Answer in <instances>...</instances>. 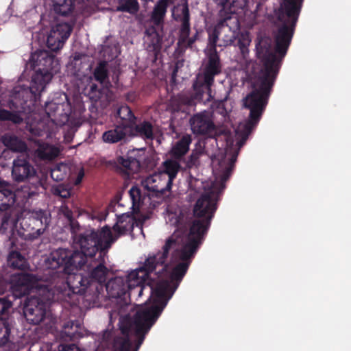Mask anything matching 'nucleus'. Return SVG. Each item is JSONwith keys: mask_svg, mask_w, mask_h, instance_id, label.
I'll list each match as a JSON object with an SVG mask.
<instances>
[{"mask_svg": "<svg viewBox=\"0 0 351 351\" xmlns=\"http://www.w3.org/2000/svg\"><path fill=\"white\" fill-rule=\"evenodd\" d=\"M29 60L35 71L30 86H18L12 89L7 103L10 110L0 109V121L14 124L23 123L39 99L46 85L60 70L59 61L55 55L45 49L32 53Z\"/></svg>", "mask_w": 351, "mask_h": 351, "instance_id": "obj_1", "label": "nucleus"}, {"mask_svg": "<svg viewBox=\"0 0 351 351\" xmlns=\"http://www.w3.org/2000/svg\"><path fill=\"white\" fill-rule=\"evenodd\" d=\"M146 289L150 294V304L138 309L133 317H125L120 327L121 334L132 331L138 337V346L143 344L145 336L174 293V290H171L168 294L169 285L167 281H158L154 285L150 280L138 276V272L131 271L128 274L127 293L129 297L138 300Z\"/></svg>", "mask_w": 351, "mask_h": 351, "instance_id": "obj_2", "label": "nucleus"}, {"mask_svg": "<svg viewBox=\"0 0 351 351\" xmlns=\"http://www.w3.org/2000/svg\"><path fill=\"white\" fill-rule=\"evenodd\" d=\"M304 0H283L279 10L278 21L282 23L274 34V52L269 36L257 38L256 52L263 63L258 75L274 77L278 73L282 59L291 44Z\"/></svg>", "mask_w": 351, "mask_h": 351, "instance_id": "obj_3", "label": "nucleus"}, {"mask_svg": "<svg viewBox=\"0 0 351 351\" xmlns=\"http://www.w3.org/2000/svg\"><path fill=\"white\" fill-rule=\"evenodd\" d=\"M238 154L233 153L228 157L226 154H221L218 158L213 159L215 164L217 161L218 167H215V171H217L219 179V187L215 190L212 189L210 191L203 193L197 200L193 210V215L186 211H181L176 220V226L178 230L186 231L189 228V232L186 237L185 241L191 232V229L193 224L198 221L202 228H206L202 232V243L204 240V237L210 226L211 220L214 217L217 210V202L218 196L226 188L225 183L230 178L234 164L237 161Z\"/></svg>", "mask_w": 351, "mask_h": 351, "instance_id": "obj_4", "label": "nucleus"}, {"mask_svg": "<svg viewBox=\"0 0 351 351\" xmlns=\"http://www.w3.org/2000/svg\"><path fill=\"white\" fill-rule=\"evenodd\" d=\"M10 289L12 295L16 298H21L26 296L33 289L43 290L47 291V294L44 298L38 297H27L25 300L23 311L27 321L32 324H39L45 318L46 314L47 302L53 300L49 295V291L45 288L37 276L32 274L19 273L12 276Z\"/></svg>", "mask_w": 351, "mask_h": 351, "instance_id": "obj_5", "label": "nucleus"}, {"mask_svg": "<svg viewBox=\"0 0 351 351\" xmlns=\"http://www.w3.org/2000/svg\"><path fill=\"white\" fill-rule=\"evenodd\" d=\"M276 78L258 75L255 85L258 87L252 90L243 99L244 107L250 110L248 119L240 124L237 133L241 136L239 144L242 146L247 141L249 135L256 127L265 110L271 88Z\"/></svg>", "mask_w": 351, "mask_h": 351, "instance_id": "obj_6", "label": "nucleus"}, {"mask_svg": "<svg viewBox=\"0 0 351 351\" xmlns=\"http://www.w3.org/2000/svg\"><path fill=\"white\" fill-rule=\"evenodd\" d=\"M198 221L193 224L191 229V232L187 238V241L181 245L179 239L175 237V248L171 250V260L176 265L171 272V280L175 282L171 287L169 284L168 294L171 290L174 291L178 288L179 284L182 280L186 274L189 267L197 253L198 249L202 245V232L206 228H202Z\"/></svg>", "mask_w": 351, "mask_h": 351, "instance_id": "obj_7", "label": "nucleus"}, {"mask_svg": "<svg viewBox=\"0 0 351 351\" xmlns=\"http://www.w3.org/2000/svg\"><path fill=\"white\" fill-rule=\"evenodd\" d=\"M104 226L100 229H95L88 226L87 229H82L73 240V244L78 247V252L82 254V261L88 263L89 258L97 256L99 252L107 254L111 248L106 244L108 237L104 233Z\"/></svg>", "mask_w": 351, "mask_h": 351, "instance_id": "obj_8", "label": "nucleus"}, {"mask_svg": "<svg viewBox=\"0 0 351 351\" xmlns=\"http://www.w3.org/2000/svg\"><path fill=\"white\" fill-rule=\"evenodd\" d=\"M172 248H175L174 236H171L166 240L162 247V251L149 254L143 265L132 271L138 272V276L145 278L146 280H150L154 285L158 281H163L162 280H156L160 278L163 274L167 272L166 261Z\"/></svg>", "mask_w": 351, "mask_h": 351, "instance_id": "obj_9", "label": "nucleus"}, {"mask_svg": "<svg viewBox=\"0 0 351 351\" xmlns=\"http://www.w3.org/2000/svg\"><path fill=\"white\" fill-rule=\"evenodd\" d=\"M68 274L66 281H62L60 285H56L51 288L48 285L45 288L49 291L50 296L54 300L64 302L71 306H76V302L73 298L75 295H83L88 287L90 285V280L82 274L70 272Z\"/></svg>", "mask_w": 351, "mask_h": 351, "instance_id": "obj_10", "label": "nucleus"}, {"mask_svg": "<svg viewBox=\"0 0 351 351\" xmlns=\"http://www.w3.org/2000/svg\"><path fill=\"white\" fill-rule=\"evenodd\" d=\"M206 57L202 72L196 75L193 83V89L197 91L198 98L202 94H207L208 99L211 97L215 77L222 72V64L218 52H208Z\"/></svg>", "mask_w": 351, "mask_h": 351, "instance_id": "obj_11", "label": "nucleus"}, {"mask_svg": "<svg viewBox=\"0 0 351 351\" xmlns=\"http://www.w3.org/2000/svg\"><path fill=\"white\" fill-rule=\"evenodd\" d=\"M45 264L49 269L61 268L65 274L82 269L85 265L82 261V254L78 252L77 249L62 247L51 251L45 259Z\"/></svg>", "mask_w": 351, "mask_h": 351, "instance_id": "obj_12", "label": "nucleus"}, {"mask_svg": "<svg viewBox=\"0 0 351 351\" xmlns=\"http://www.w3.org/2000/svg\"><path fill=\"white\" fill-rule=\"evenodd\" d=\"M223 27L222 37L223 44L221 46H228L234 45L239 47L241 59L247 62L250 59L249 46L251 43V38L248 32L239 33L237 30L239 27V23H234L232 20H227Z\"/></svg>", "mask_w": 351, "mask_h": 351, "instance_id": "obj_13", "label": "nucleus"}, {"mask_svg": "<svg viewBox=\"0 0 351 351\" xmlns=\"http://www.w3.org/2000/svg\"><path fill=\"white\" fill-rule=\"evenodd\" d=\"M192 133L196 136L215 138L218 135L217 126L211 112L204 110L194 114L189 119Z\"/></svg>", "mask_w": 351, "mask_h": 351, "instance_id": "obj_14", "label": "nucleus"}, {"mask_svg": "<svg viewBox=\"0 0 351 351\" xmlns=\"http://www.w3.org/2000/svg\"><path fill=\"white\" fill-rule=\"evenodd\" d=\"M134 219L132 215L124 213L117 217V222L111 228L108 225L104 226V233H106L109 246L114 243L119 237L125 235L134 229Z\"/></svg>", "mask_w": 351, "mask_h": 351, "instance_id": "obj_15", "label": "nucleus"}, {"mask_svg": "<svg viewBox=\"0 0 351 351\" xmlns=\"http://www.w3.org/2000/svg\"><path fill=\"white\" fill-rule=\"evenodd\" d=\"M72 29V26L67 23H60L53 26L46 40L48 49L56 51L62 48Z\"/></svg>", "mask_w": 351, "mask_h": 351, "instance_id": "obj_16", "label": "nucleus"}, {"mask_svg": "<svg viewBox=\"0 0 351 351\" xmlns=\"http://www.w3.org/2000/svg\"><path fill=\"white\" fill-rule=\"evenodd\" d=\"M193 91V94L182 93L172 96L168 104L169 110L172 112L189 113L191 108L195 106L197 102L203 101L204 95L202 94L198 98L196 96L197 91Z\"/></svg>", "mask_w": 351, "mask_h": 351, "instance_id": "obj_17", "label": "nucleus"}, {"mask_svg": "<svg viewBox=\"0 0 351 351\" xmlns=\"http://www.w3.org/2000/svg\"><path fill=\"white\" fill-rule=\"evenodd\" d=\"M106 254L99 252V254L89 258L88 263L82 269H86L88 271L87 278L90 280V284L93 282L102 284L106 282L108 269L106 267L105 256Z\"/></svg>", "mask_w": 351, "mask_h": 351, "instance_id": "obj_18", "label": "nucleus"}, {"mask_svg": "<svg viewBox=\"0 0 351 351\" xmlns=\"http://www.w3.org/2000/svg\"><path fill=\"white\" fill-rule=\"evenodd\" d=\"M172 184L169 183L165 174L159 173L147 177L143 182V186L148 192L152 193V196L160 197L170 191Z\"/></svg>", "mask_w": 351, "mask_h": 351, "instance_id": "obj_19", "label": "nucleus"}, {"mask_svg": "<svg viewBox=\"0 0 351 351\" xmlns=\"http://www.w3.org/2000/svg\"><path fill=\"white\" fill-rule=\"evenodd\" d=\"M158 28L154 25L148 26L145 32L146 49L149 56L152 58V62H156L160 55L162 37L159 33Z\"/></svg>", "mask_w": 351, "mask_h": 351, "instance_id": "obj_20", "label": "nucleus"}, {"mask_svg": "<svg viewBox=\"0 0 351 351\" xmlns=\"http://www.w3.org/2000/svg\"><path fill=\"white\" fill-rule=\"evenodd\" d=\"M219 8L218 16L230 18L234 23L239 21L235 14L239 10H243L247 5V0H213Z\"/></svg>", "mask_w": 351, "mask_h": 351, "instance_id": "obj_21", "label": "nucleus"}, {"mask_svg": "<svg viewBox=\"0 0 351 351\" xmlns=\"http://www.w3.org/2000/svg\"><path fill=\"white\" fill-rule=\"evenodd\" d=\"M35 174L36 170L27 157L21 156L13 160L12 176L14 181L23 182Z\"/></svg>", "mask_w": 351, "mask_h": 351, "instance_id": "obj_22", "label": "nucleus"}, {"mask_svg": "<svg viewBox=\"0 0 351 351\" xmlns=\"http://www.w3.org/2000/svg\"><path fill=\"white\" fill-rule=\"evenodd\" d=\"M30 221H32L36 226L40 225L36 232L29 234L28 239L30 240H34L42 235L46 229L49 227L51 222V213L49 210L39 209L34 210L32 213L29 218Z\"/></svg>", "mask_w": 351, "mask_h": 351, "instance_id": "obj_23", "label": "nucleus"}, {"mask_svg": "<svg viewBox=\"0 0 351 351\" xmlns=\"http://www.w3.org/2000/svg\"><path fill=\"white\" fill-rule=\"evenodd\" d=\"M122 335L115 338L113 351H138L141 346H138V337L132 331Z\"/></svg>", "mask_w": 351, "mask_h": 351, "instance_id": "obj_24", "label": "nucleus"}, {"mask_svg": "<svg viewBox=\"0 0 351 351\" xmlns=\"http://www.w3.org/2000/svg\"><path fill=\"white\" fill-rule=\"evenodd\" d=\"M82 321L80 319L69 320L65 322L60 332V337L63 341H75L83 336L80 331Z\"/></svg>", "mask_w": 351, "mask_h": 351, "instance_id": "obj_25", "label": "nucleus"}, {"mask_svg": "<svg viewBox=\"0 0 351 351\" xmlns=\"http://www.w3.org/2000/svg\"><path fill=\"white\" fill-rule=\"evenodd\" d=\"M15 201L16 195L12 186L5 181H0V211L10 209Z\"/></svg>", "mask_w": 351, "mask_h": 351, "instance_id": "obj_26", "label": "nucleus"}, {"mask_svg": "<svg viewBox=\"0 0 351 351\" xmlns=\"http://www.w3.org/2000/svg\"><path fill=\"white\" fill-rule=\"evenodd\" d=\"M171 3V0H159L156 3L151 14L152 25L162 28L167 8Z\"/></svg>", "mask_w": 351, "mask_h": 351, "instance_id": "obj_27", "label": "nucleus"}, {"mask_svg": "<svg viewBox=\"0 0 351 351\" xmlns=\"http://www.w3.org/2000/svg\"><path fill=\"white\" fill-rule=\"evenodd\" d=\"M230 18H222L217 16V21L216 25L213 29H208L209 46L208 52H217V43L220 36L223 34V27H225L224 24Z\"/></svg>", "mask_w": 351, "mask_h": 351, "instance_id": "obj_28", "label": "nucleus"}, {"mask_svg": "<svg viewBox=\"0 0 351 351\" xmlns=\"http://www.w3.org/2000/svg\"><path fill=\"white\" fill-rule=\"evenodd\" d=\"M128 276L125 279L116 277L106 284V289L112 298H119L127 293Z\"/></svg>", "mask_w": 351, "mask_h": 351, "instance_id": "obj_29", "label": "nucleus"}, {"mask_svg": "<svg viewBox=\"0 0 351 351\" xmlns=\"http://www.w3.org/2000/svg\"><path fill=\"white\" fill-rule=\"evenodd\" d=\"M128 276L125 279L116 277L106 284V289L112 298H119L127 293Z\"/></svg>", "mask_w": 351, "mask_h": 351, "instance_id": "obj_30", "label": "nucleus"}, {"mask_svg": "<svg viewBox=\"0 0 351 351\" xmlns=\"http://www.w3.org/2000/svg\"><path fill=\"white\" fill-rule=\"evenodd\" d=\"M191 143V135L186 134L182 136L170 151L172 157L176 160L181 159L189 152Z\"/></svg>", "mask_w": 351, "mask_h": 351, "instance_id": "obj_31", "label": "nucleus"}, {"mask_svg": "<svg viewBox=\"0 0 351 351\" xmlns=\"http://www.w3.org/2000/svg\"><path fill=\"white\" fill-rule=\"evenodd\" d=\"M206 154L205 149V141H199L192 150L191 154L186 160V167L189 169H197L200 165V158Z\"/></svg>", "mask_w": 351, "mask_h": 351, "instance_id": "obj_32", "label": "nucleus"}, {"mask_svg": "<svg viewBox=\"0 0 351 351\" xmlns=\"http://www.w3.org/2000/svg\"><path fill=\"white\" fill-rule=\"evenodd\" d=\"M127 133L124 128L117 126L114 129L107 130L102 134V140L106 143L114 144L125 141Z\"/></svg>", "mask_w": 351, "mask_h": 351, "instance_id": "obj_33", "label": "nucleus"}, {"mask_svg": "<svg viewBox=\"0 0 351 351\" xmlns=\"http://www.w3.org/2000/svg\"><path fill=\"white\" fill-rule=\"evenodd\" d=\"M134 134L147 141H152L154 138L153 125L147 121H143L133 126Z\"/></svg>", "mask_w": 351, "mask_h": 351, "instance_id": "obj_34", "label": "nucleus"}, {"mask_svg": "<svg viewBox=\"0 0 351 351\" xmlns=\"http://www.w3.org/2000/svg\"><path fill=\"white\" fill-rule=\"evenodd\" d=\"M180 21L181 22V27L179 32L180 40H185L190 34V14L189 10L187 5L184 6L182 9Z\"/></svg>", "mask_w": 351, "mask_h": 351, "instance_id": "obj_35", "label": "nucleus"}, {"mask_svg": "<svg viewBox=\"0 0 351 351\" xmlns=\"http://www.w3.org/2000/svg\"><path fill=\"white\" fill-rule=\"evenodd\" d=\"M3 144L8 149L18 152H23L27 149L25 142L14 135L5 134L2 136Z\"/></svg>", "mask_w": 351, "mask_h": 351, "instance_id": "obj_36", "label": "nucleus"}, {"mask_svg": "<svg viewBox=\"0 0 351 351\" xmlns=\"http://www.w3.org/2000/svg\"><path fill=\"white\" fill-rule=\"evenodd\" d=\"M117 163L120 165L126 173L133 174L137 173L141 168V162L132 156H119L117 158Z\"/></svg>", "mask_w": 351, "mask_h": 351, "instance_id": "obj_37", "label": "nucleus"}, {"mask_svg": "<svg viewBox=\"0 0 351 351\" xmlns=\"http://www.w3.org/2000/svg\"><path fill=\"white\" fill-rule=\"evenodd\" d=\"M79 0H54V11L57 14L68 16L73 11Z\"/></svg>", "mask_w": 351, "mask_h": 351, "instance_id": "obj_38", "label": "nucleus"}, {"mask_svg": "<svg viewBox=\"0 0 351 351\" xmlns=\"http://www.w3.org/2000/svg\"><path fill=\"white\" fill-rule=\"evenodd\" d=\"M40 188H43V183L38 178L32 182L27 183L21 186L23 196L25 199H30L38 195Z\"/></svg>", "mask_w": 351, "mask_h": 351, "instance_id": "obj_39", "label": "nucleus"}, {"mask_svg": "<svg viewBox=\"0 0 351 351\" xmlns=\"http://www.w3.org/2000/svg\"><path fill=\"white\" fill-rule=\"evenodd\" d=\"M162 167L163 171L160 173L165 174L169 180V183H173L180 169V165L176 160H167L163 162Z\"/></svg>", "mask_w": 351, "mask_h": 351, "instance_id": "obj_40", "label": "nucleus"}, {"mask_svg": "<svg viewBox=\"0 0 351 351\" xmlns=\"http://www.w3.org/2000/svg\"><path fill=\"white\" fill-rule=\"evenodd\" d=\"M63 104L52 100L45 103V110L48 117L55 121L58 117L63 114Z\"/></svg>", "mask_w": 351, "mask_h": 351, "instance_id": "obj_41", "label": "nucleus"}, {"mask_svg": "<svg viewBox=\"0 0 351 351\" xmlns=\"http://www.w3.org/2000/svg\"><path fill=\"white\" fill-rule=\"evenodd\" d=\"M8 263L12 268L25 270L27 267L25 258L16 251H12L9 254Z\"/></svg>", "mask_w": 351, "mask_h": 351, "instance_id": "obj_42", "label": "nucleus"}, {"mask_svg": "<svg viewBox=\"0 0 351 351\" xmlns=\"http://www.w3.org/2000/svg\"><path fill=\"white\" fill-rule=\"evenodd\" d=\"M117 114L120 119L125 121V127L133 128L135 125L136 117L129 106H123L120 107L117 111Z\"/></svg>", "mask_w": 351, "mask_h": 351, "instance_id": "obj_43", "label": "nucleus"}, {"mask_svg": "<svg viewBox=\"0 0 351 351\" xmlns=\"http://www.w3.org/2000/svg\"><path fill=\"white\" fill-rule=\"evenodd\" d=\"M69 174V168L67 165L64 163H59L56 165L51 169V178L57 182L62 181L68 178Z\"/></svg>", "mask_w": 351, "mask_h": 351, "instance_id": "obj_44", "label": "nucleus"}, {"mask_svg": "<svg viewBox=\"0 0 351 351\" xmlns=\"http://www.w3.org/2000/svg\"><path fill=\"white\" fill-rule=\"evenodd\" d=\"M130 197L132 202V208L139 210L145 199V195L142 194L141 189L137 186H133L129 191Z\"/></svg>", "mask_w": 351, "mask_h": 351, "instance_id": "obj_45", "label": "nucleus"}, {"mask_svg": "<svg viewBox=\"0 0 351 351\" xmlns=\"http://www.w3.org/2000/svg\"><path fill=\"white\" fill-rule=\"evenodd\" d=\"M139 10L137 0H119L117 10L119 12L135 14Z\"/></svg>", "mask_w": 351, "mask_h": 351, "instance_id": "obj_46", "label": "nucleus"}, {"mask_svg": "<svg viewBox=\"0 0 351 351\" xmlns=\"http://www.w3.org/2000/svg\"><path fill=\"white\" fill-rule=\"evenodd\" d=\"M58 148L53 145H47L45 147L40 148L38 152V156L43 160H51L59 155Z\"/></svg>", "mask_w": 351, "mask_h": 351, "instance_id": "obj_47", "label": "nucleus"}, {"mask_svg": "<svg viewBox=\"0 0 351 351\" xmlns=\"http://www.w3.org/2000/svg\"><path fill=\"white\" fill-rule=\"evenodd\" d=\"M93 75L95 80L99 83L104 84L106 82V80L108 78L107 62L106 61L99 62L94 70Z\"/></svg>", "mask_w": 351, "mask_h": 351, "instance_id": "obj_48", "label": "nucleus"}, {"mask_svg": "<svg viewBox=\"0 0 351 351\" xmlns=\"http://www.w3.org/2000/svg\"><path fill=\"white\" fill-rule=\"evenodd\" d=\"M10 326L8 319L0 318V346L5 345L9 341Z\"/></svg>", "mask_w": 351, "mask_h": 351, "instance_id": "obj_49", "label": "nucleus"}, {"mask_svg": "<svg viewBox=\"0 0 351 351\" xmlns=\"http://www.w3.org/2000/svg\"><path fill=\"white\" fill-rule=\"evenodd\" d=\"M108 214V213L106 209H93L91 211L86 213L88 218L92 220H97L99 221H105Z\"/></svg>", "mask_w": 351, "mask_h": 351, "instance_id": "obj_50", "label": "nucleus"}, {"mask_svg": "<svg viewBox=\"0 0 351 351\" xmlns=\"http://www.w3.org/2000/svg\"><path fill=\"white\" fill-rule=\"evenodd\" d=\"M53 194L62 199H67L70 197L71 192L69 189L60 184L53 189Z\"/></svg>", "mask_w": 351, "mask_h": 351, "instance_id": "obj_51", "label": "nucleus"}, {"mask_svg": "<svg viewBox=\"0 0 351 351\" xmlns=\"http://www.w3.org/2000/svg\"><path fill=\"white\" fill-rule=\"evenodd\" d=\"M70 226L71 232L73 240L75 239L76 234L81 231L82 229H87L88 227L80 226L79 222L75 218L68 220Z\"/></svg>", "mask_w": 351, "mask_h": 351, "instance_id": "obj_52", "label": "nucleus"}, {"mask_svg": "<svg viewBox=\"0 0 351 351\" xmlns=\"http://www.w3.org/2000/svg\"><path fill=\"white\" fill-rule=\"evenodd\" d=\"M11 306L12 303L10 301L5 298H0V315H6Z\"/></svg>", "mask_w": 351, "mask_h": 351, "instance_id": "obj_53", "label": "nucleus"}, {"mask_svg": "<svg viewBox=\"0 0 351 351\" xmlns=\"http://www.w3.org/2000/svg\"><path fill=\"white\" fill-rule=\"evenodd\" d=\"M60 212L67 220L74 218L73 213L66 204H62L60 207Z\"/></svg>", "mask_w": 351, "mask_h": 351, "instance_id": "obj_54", "label": "nucleus"}, {"mask_svg": "<svg viewBox=\"0 0 351 351\" xmlns=\"http://www.w3.org/2000/svg\"><path fill=\"white\" fill-rule=\"evenodd\" d=\"M60 351H80V349L74 343L70 344H61L59 346Z\"/></svg>", "mask_w": 351, "mask_h": 351, "instance_id": "obj_55", "label": "nucleus"}, {"mask_svg": "<svg viewBox=\"0 0 351 351\" xmlns=\"http://www.w3.org/2000/svg\"><path fill=\"white\" fill-rule=\"evenodd\" d=\"M195 40L194 38H192L191 37L189 38L187 37V38L185 40H180L178 41V44L180 45H184L186 47L191 48L193 47V45L195 43Z\"/></svg>", "mask_w": 351, "mask_h": 351, "instance_id": "obj_56", "label": "nucleus"}, {"mask_svg": "<svg viewBox=\"0 0 351 351\" xmlns=\"http://www.w3.org/2000/svg\"><path fill=\"white\" fill-rule=\"evenodd\" d=\"M112 338L111 332L107 330H104L101 337V341L104 343H108Z\"/></svg>", "mask_w": 351, "mask_h": 351, "instance_id": "obj_57", "label": "nucleus"}, {"mask_svg": "<svg viewBox=\"0 0 351 351\" xmlns=\"http://www.w3.org/2000/svg\"><path fill=\"white\" fill-rule=\"evenodd\" d=\"M84 177V170L83 168H81L77 173V178L75 181V185L80 184L82 182Z\"/></svg>", "mask_w": 351, "mask_h": 351, "instance_id": "obj_58", "label": "nucleus"}, {"mask_svg": "<svg viewBox=\"0 0 351 351\" xmlns=\"http://www.w3.org/2000/svg\"><path fill=\"white\" fill-rule=\"evenodd\" d=\"M9 219V217L7 215V213H3V217L1 218L2 224L6 223Z\"/></svg>", "mask_w": 351, "mask_h": 351, "instance_id": "obj_59", "label": "nucleus"}, {"mask_svg": "<svg viewBox=\"0 0 351 351\" xmlns=\"http://www.w3.org/2000/svg\"><path fill=\"white\" fill-rule=\"evenodd\" d=\"M90 90L91 92H95V91H97V86L96 84H92L90 86Z\"/></svg>", "mask_w": 351, "mask_h": 351, "instance_id": "obj_60", "label": "nucleus"}, {"mask_svg": "<svg viewBox=\"0 0 351 351\" xmlns=\"http://www.w3.org/2000/svg\"><path fill=\"white\" fill-rule=\"evenodd\" d=\"M112 81L116 84H118V82H119V75H113L112 76Z\"/></svg>", "mask_w": 351, "mask_h": 351, "instance_id": "obj_61", "label": "nucleus"}, {"mask_svg": "<svg viewBox=\"0 0 351 351\" xmlns=\"http://www.w3.org/2000/svg\"><path fill=\"white\" fill-rule=\"evenodd\" d=\"M197 36H198V32H197L195 33V34L194 36H193L191 38H194V39H195V40L196 41V40H197Z\"/></svg>", "mask_w": 351, "mask_h": 351, "instance_id": "obj_62", "label": "nucleus"}, {"mask_svg": "<svg viewBox=\"0 0 351 351\" xmlns=\"http://www.w3.org/2000/svg\"><path fill=\"white\" fill-rule=\"evenodd\" d=\"M4 291H5V289H4V288H1V289H0V294L3 293H4Z\"/></svg>", "mask_w": 351, "mask_h": 351, "instance_id": "obj_63", "label": "nucleus"}, {"mask_svg": "<svg viewBox=\"0 0 351 351\" xmlns=\"http://www.w3.org/2000/svg\"><path fill=\"white\" fill-rule=\"evenodd\" d=\"M108 84L110 85V86H112V85L110 84V82H108Z\"/></svg>", "mask_w": 351, "mask_h": 351, "instance_id": "obj_64", "label": "nucleus"}]
</instances>
